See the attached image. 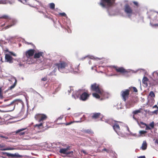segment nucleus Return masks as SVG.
<instances>
[{
    "mask_svg": "<svg viewBox=\"0 0 158 158\" xmlns=\"http://www.w3.org/2000/svg\"><path fill=\"white\" fill-rule=\"evenodd\" d=\"M35 118L40 123L35 124L34 127L40 129L43 128L44 127V121L47 118L46 115L44 114H38L35 115Z\"/></svg>",
    "mask_w": 158,
    "mask_h": 158,
    "instance_id": "1",
    "label": "nucleus"
},
{
    "mask_svg": "<svg viewBox=\"0 0 158 158\" xmlns=\"http://www.w3.org/2000/svg\"><path fill=\"white\" fill-rule=\"evenodd\" d=\"M90 89L92 91L95 92L101 95L102 94L103 92L100 85L96 83L91 85Z\"/></svg>",
    "mask_w": 158,
    "mask_h": 158,
    "instance_id": "2",
    "label": "nucleus"
},
{
    "mask_svg": "<svg viewBox=\"0 0 158 158\" xmlns=\"http://www.w3.org/2000/svg\"><path fill=\"white\" fill-rule=\"evenodd\" d=\"M66 145L64 144L62 146L64 147H65L66 148H60L59 150V152L61 154H65L66 155H71V156H73V151L69 152V150L70 149V147L69 146H66Z\"/></svg>",
    "mask_w": 158,
    "mask_h": 158,
    "instance_id": "3",
    "label": "nucleus"
},
{
    "mask_svg": "<svg viewBox=\"0 0 158 158\" xmlns=\"http://www.w3.org/2000/svg\"><path fill=\"white\" fill-rule=\"evenodd\" d=\"M115 0H101L99 4L103 7H105L106 6L110 7L114 3Z\"/></svg>",
    "mask_w": 158,
    "mask_h": 158,
    "instance_id": "4",
    "label": "nucleus"
},
{
    "mask_svg": "<svg viewBox=\"0 0 158 158\" xmlns=\"http://www.w3.org/2000/svg\"><path fill=\"white\" fill-rule=\"evenodd\" d=\"M130 91L129 89H126L122 91L120 93V95L122 99L125 102L129 98Z\"/></svg>",
    "mask_w": 158,
    "mask_h": 158,
    "instance_id": "5",
    "label": "nucleus"
},
{
    "mask_svg": "<svg viewBox=\"0 0 158 158\" xmlns=\"http://www.w3.org/2000/svg\"><path fill=\"white\" fill-rule=\"evenodd\" d=\"M109 123L112 122L114 123V125L113 126V127L116 132L117 133L120 130L119 127V124L122 123L121 122L117 121L115 120L112 121V120H109L108 121Z\"/></svg>",
    "mask_w": 158,
    "mask_h": 158,
    "instance_id": "6",
    "label": "nucleus"
},
{
    "mask_svg": "<svg viewBox=\"0 0 158 158\" xmlns=\"http://www.w3.org/2000/svg\"><path fill=\"white\" fill-rule=\"evenodd\" d=\"M54 65L57 67L59 70L64 69L68 66L67 64L63 61H60L59 63H55Z\"/></svg>",
    "mask_w": 158,
    "mask_h": 158,
    "instance_id": "7",
    "label": "nucleus"
},
{
    "mask_svg": "<svg viewBox=\"0 0 158 158\" xmlns=\"http://www.w3.org/2000/svg\"><path fill=\"white\" fill-rule=\"evenodd\" d=\"M124 10L129 17H131L133 14V10L131 8L128 4L125 5Z\"/></svg>",
    "mask_w": 158,
    "mask_h": 158,
    "instance_id": "8",
    "label": "nucleus"
},
{
    "mask_svg": "<svg viewBox=\"0 0 158 158\" xmlns=\"http://www.w3.org/2000/svg\"><path fill=\"white\" fill-rule=\"evenodd\" d=\"M140 124L145 125L146 127L145 128L146 130H151L154 127V123L153 121L150 123L149 125L142 122H140Z\"/></svg>",
    "mask_w": 158,
    "mask_h": 158,
    "instance_id": "9",
    "label": "nucleus"
},
{
    "mask_svg": "<svg viewBox=\"0 0 158 158\" xmlns=\"http://www.w3.org/2000/svg\"><path fill=\"white\" fill-rule=\"evenodd\" d=\"M113 68L115 69L116 72L121 73H125L127 72V71L123 67H119L117 66H114Z\"/></svg>",
    "mask_w": 158,
    "mask_h": 158,
    "instance_id": "10",
    "label": "nucleus"
},
{
    "mask_svg": "<svg viewBox=\"0 0 158 158\" xmlns=\"http://www.w3.org/2000/svg\"><path fill=\"white\" fill-rule=\"evenodd\" d=\"M6 107L7 108L8 110L7 111H11L14 110L15 107V105L13 101L10 102L9 104L6 105Z\"/></svg>",
    "mask_w": 158,
    "mask_h": 158,
    "instance_id": "11",
    "label": "nucleus"
},
{
    "mask_svg": "<svg viewBox=\"0 0 158 158\" xmlns=\"http://www.w3.org/2000/svg\"><path fill=\"white\" fill-rule=\"evenodd\" d=\"M35 50L33 49H30L25 52V55L27 58H30L35 53Z\"/></svg>",
    "mask_w": 158,
    "mask_h": 158,
    "instance_id": "12",
    "label": "nucleus"
},
{
    "mask_svg": "<svg viewBox=\"0 0 158 158\" xmlns=\"http://www.w3.org/2000/svg\"><path fill=\"white\" fill-rule=\"evenodd\" d=\"M3 154H6L7 156L10 157L12 158H16L22 157V156L19 155L18 153L15 154H11L6 152H3Z\"/></svg>",
    "mask_w": 158,
    "mask_h": 158,
    "instance_id": "13",
    "label": "nucleus"
},
{
    "mask_svg": "<svg viewBox=\"0 0 158 158\" xmlns=\"http://www.w3.org/2000/svg\"><path fill=\"white\" fill-rule=\"evenodd\" d=\"M90 95V94L84 92L80 95V99L83 101H86L89 97Z\"/></svg>",
    "mask_w": 158,
    "mask_h": 158,
    "instance_id": "14",
    "label": "nucleus"
},
{
    "mask_svg": "<svg viewBox=\"0 0 158 158\" xmlns=\"http://www.w3.org/2000/svg\"><path fill=\"white\" fill-rule=\"evenodd\" d=\"M136 102L134 101L133 99H131L128 101L126 104V107L128 108H129L131 107L134 106V104Z\"/></svg>",
    "mask_w": 158,
    "mask_h": 158,
    "instance_id": "15",
    "label": "nucleus"
},
{
    "mask_svg": "<svg viewBox=\"0 0 158 158\" xmlns=\"http://www.w3.org/2000/svg\"><path fill=\"white\" fill-rule=\"evenodd\" d=\"M102 116L100 113H92L91 114V118L93 119H96L100 118Z\"/></svg>",
    "mask_w": 158,
    "mask_h": 158,
    "instance_id": "16",
    "label": "nucleus"
},
{
    "mask_svg": "<svg viewBox=\"0 0 158 158\" xmlns=\"http://www.w3.org/2000/svg\"><path fill=\"white\" fill-rule=\"evenodd\" d=\"M13 101L15 106L17 105H19L21 107H23L24 104L22 100L19 99H16L14 100Z\"/></svg>",
    "mask_w": 158,
    "mask_h": 158,
    "instance_id": "17",
    "label": "nucleus"
},
{
    "mask_svg": "<svg viewBox=\"0 0 158 158\" xmlns=\"http://www.w3.org/2000/svg\"><path fill=\"white\" fill-rule=\"evenodd\" d=\"M5 59L6 61L9 62L10 63H12L13 62V58L8 54H6L5 56Z\"/></svg>",
    "mask_w": 158,
    "mask_h": 158,
    "instance_id": "18",
    "label": "nucleus"
},
{
    "mask_svg": "<svg viewBox=\"0 0 158 158\" xmlns=\"http://www.w3.org/2000/svg\"><path fill=\"white\" fill-rule=\"evenodd\" d=\"M44 53L42 52H40L37 53H36L35 54L34 56V59H37L40 58L41 57H43Z\"/></svg>",
    "mask_w": 158,
    "mask_h": 158,
    "instance_id": "19",
    "label": "nucleus"
},
{
    "mask_svg": "<svg viewBox=\"0 0 158 158\" xmlns=\"http://www.w3.org/2000/svg\"><path fill=\"white\" fill-rule=\"evenodd\" d=\"M26 129H27L26 128H22V129H19L18 131H17L16 133H19V135H27V132L26 131L20 132L21 131H23L24 130H26Z\"/></svg>",
    "mask_w": 158,
    "mask_h": 158,
    "instance_id": "20",
    "label": "nucleus"
},
{
    "mask_svg": "<svg viewBox=\"0 0 158 158\" xmlns=\"http://www.w3.org/2000/svg\"><path fill=\"white\" fill-rule=\"evenodd\" d=\"M147 147V144L146 140L143 141L142 144L141 149L142 150H144L146 149Z\"/></svg>",
    "mask_w": 158,
    "mask_h": 158,
    "instance_id": "21",
    "label": "nucleus"
},
{
    "mask_svg": "<svg viewBox=\"0 0 158 158\" xmlns=\"http://www.w3.org/2000/svg\"><path fill=\"white\" fill-rule=\"evenodd\" d=\"M148 79L146 77H144L142 80V82L146 86L148 85Z\"/></svg>",
    "mask_w": 158,
    "mask_h": 158,
    "instance_id": "22",
    "label": "nucleus"
},
{
    "mask_svg": "<svg viewBox=\"0 0 158 158\" xmlns=\"http://www.w3.org/2000/svg\"><path fill=\"white\" fill-rule=\"evenodd\" d=\"M13 78L15 79V82L14 84L12 85L8 89L9 90H11L13 89L14 88L16 85H17V81L16 78L15 77H14Z\"/></svg>",
    "mask_w": 158,
    "mask_h": 158,
    "instance_id": "23",
    "label": "nucleus"
},
{
    "mask_svg": "<svg viewBox=\"0 0 158 158\" xmlns=\"http://www.w3.org/2000/svg\"><path fill=\"white\" fill-rule=\"evenodd\" d=\"M19 1L22 2L21 0H18ZM25 2L27 3L28 4L31 5L32 4V2L35 1V0H23Z\"/></svg>",
    "mask_w": 158,
    "mask_h": 158,
    "instance_id": "24",
    "label": "nucleus"
},
{
    "mask_svg": "<svg viewBox=\"0 0 158 158\" xmlns=\"http://www.w3.org/2000/svg\"><path fill=\"white\" fill-rule=\"evenodd\" d=\"M99 94H100L96 92L92 94V96L94 97L97 99H99L100 98V96Z\"/></svg>",
    "mask_w": 158,
    "mask_h": 158,
    "instance_id": "25",
    "label": "nucleus"
},
{
    "mask_svg": "<svg viewBox=\"0 0 158 158\" xmlns=\"http://www.w3.org/2000/svg\"><path fill=\"white\" fill-rule=\"evenodd\" d=\"M141 110H142V109L141 108H140L139 110L134 111L132 113L134 115L137 114H138L139 113H140L141 112Z\"/></svg>",
    "mask_w": 158,
    "mask_h": 158,
    "instance_id": "26",
    "label": "nucleus"
},
{
    "mask_svg": "<svg viewBox=\"0 0 158 158\" xmlns=\"http://www.w3.org/2000/svg\"><path fill=\"white\" fill-rule=\"evenodd\" d=\"M49 6L50 9L54 10L55 8V4L53 3H50L49 4Z\"/></svg>",
    "mask_w": 158,
    "mask_h": 158,
    "instance_id": "27",
    "label": "nucleus"
},
{
    "mask_svg": "<svg viewBox=\"0 0 158 158\" xmlns=\"http://www.w3.org/2000/svg\"><path fill=\"white\" fill-rule=\"evenodd\" d=\"M12 24L10 25H8L7 26H6L5 27V28L6 29H8V28H10V27H11L12 26L14 25V24H15V22H16L14 20H12Z\"/></svg>",
    "mask_w": 158,
    "mask_h": 158,
    "instance_id": "28",
    "label": "nucleus"
},
{
    "mask_svg": "<svg viewBox=\"0 0 158 158\" xmlns=\"http://www.w3.org/2000/svg\"><path fill=\"white\" fill-rule=\"evenodd\" d=\"M149 96H150L151 98H154L155 97V95L154 93L152 91H151L149 93Z\"/></svg>",
    "mask_w": 158,
    "mask_h": 158,
    "instance_id": "29",
    "label": "nucleus"
},
{
    "mask_svg": "<svg viewBox=\"0 0 158 158\" xmlns=\"http://www.w3.org/2000/svg\"><path fill=\"white\" fill-rule=\"evenodd\" d=\"M85 132L89 134H92L94 133L90 129H87L85 131Z\"/></svg>",
    "mask_w": 158,
    "mask_h": 158,
    "instance_id": "30",
    "label": "nucleus"
},
{
    "mask_svg": "<svg viewBox=\"0 0 158 158\" xmlns=\"http://www.w3.org/2000/svg\"><path fill=\"white\" fill-rule=\"evenodd\" d=\"M0 18L1 19H10V18L9 16L7 15H3L2 16H1L0 17Z\"/></svg>",
    "mask_w": 158,
    "mask_h": 158,
    "instance_id": "31",
    "label": "nucleus"
},
{
    "mask_svg": "<svg viewBox=\"0 0 158 158\" xmlns=\"http://www.w3.org/2000/svg\"><path fill=\"white\" fill-rule=\"evenodd\" d=\"M147 133V131H140L139 133L140 135H144Z\"/></svg>",
    "mask_w": 158,
    "mask_h": 158,
    "instance_id": "32",
    "label": "nucleus"
},
{
    "mask_svg": "<svg viewBox=\"0 0 158 158\" xmlns=\"http://www.w3.org/2000/svg\"><path fill=\"white\" fill-rule=\"evenodd\" d=\"M59 15H60L62 16H64V17H66L67 16L66 15L64 12H63V13H59Z\"/></svg>",
    "mask_w": 158,
    "mask_h": 158,
    "instance_id": "33",
    "label": "nucleus"
},
{
    "mask_svg": "<svg viewBox=\"0 0 158 158\" xmlns=\"http://www.w3.org/2000/svg\"><path fill=\"white\" fill-rule=\"evenodd\" d=\"M13 149L10 148H5L1 149V150L2 151H6V150H12Z\"/></svg>",
    "mask_w": 158,
    "mask_h": 158,
    "instance_id": "34",
    "label": "nucleus"
},
{
    "mask_svg": "<svg viewBox=\"0 0 158 158\" xmlns=\"http://www.w3.org/2000/svg\"><path fill=\"white\" fill-rule=\"evenodd\" d=\"M0 137L2 138H4L6 139H8V137L7 136H3L2 135H0Z\"/></svg>",
    "mask_w": 158,
    "mask_h": 158,
    "instance_id": "35",
    "label": "nucleus"
},
{
    "mask_svg": "<svg viewBox=\"0 0 158 158\" xmlns=\"http://www.w3.org/2000/svg\"><path fill=\"white\" fill-rule=\"evenodd\" d=\"M132 88L133 89L134 92H138V90L136 88V87H132Z\"/></svg>",
    "mask_w": 158,
    "mask_h": 158,
    "instance_id": "36",
    "label": "nucleus"
},
{
    "mask_svg": "<svg viewBox=\"0 0 158 158\" xmlns=\"http://www.w3.org/2000/svg\"><path fill=\"white\" fill-rule=\"evenodd\" d=\"M133 3L137 7H138L139 4L138 2L135 1H133Z\"/></svg>",
    "mask_w": 158,
    "mask_h": 158,
    "instance_id": "37",
    "label": "nucleus"
},
{
    "mask_svg": "<svg viewBox=\"0 0 158 158\" xmlns=\"http://www.w3.org/2000/svg\"><path fill=\"white\" fill-rule=\"evenodd\" d=\"M47 80V77H45L41 79V80L43 81H46Z\"/></svg>",
    "mask_w": 158,
    "mask_h": 158,
    "instance_id": "38",
    "label": "nucleus"
},
{
    "mask_svg": "<svg viewBox=\"0 0 158 158\" xmlns=\"http://www.w3.org/2000/svg\"><path fill=\"white\" fill-rule=\"evenodd\" d=\"M156 12L157 13V15H156L155 19L156 20L158 21V12L156 11Z\"/></svg>",
    "mask_w": 158,
    "mask_h": 158,
    "instance_id": "39",
    "label": "nucleus"
},
{
    "mask_svg": "<svg viewBox=\"0 0 158 158\" xmlns=\"http://www.w3.org/2000/svg\"><path fill=\"white\" fill-rule=\"evenodd\" d=\"M55 73H53V72H52V71L51 72H50L49 73V76H52V75H55Z\"/></svg>",
    "mask_w": 158,
    "mask_h": 158,
    "instance_id": "40",
    "label": "nucleus"
},
{
    "mask_svg": "<svg viewBox=\"0 0 158 158\" xmlns=\"http://www.w3.org/2000/svg\"><path fill=\"white\" fill-rule=\"evenodd\" d=\"M5 147V145L3 144H0V148H2Z\"/></svg>",
    "mask_w": 158,
    "mask_h": 158,
    "instance_id": "41",
    "label": "nucleus"
},
{
    "mask_svg": "<svg viewBox=\"0 0 158 158\" xmlns=\"http://www.w3.org/2000/svg\"><path fill=\"white\" fill-rule=\"evenodd\" d=\"M57 70V69L56 68H55L53 69V71H52V72H53L54 73H55L56 72V71Z\"/></svg>",
    "mask_w": 158,
    "mask_h": 158,
    "instance_id": "42",
    "label": "nucleus"
},
{
    "mask_svg": "<svg viewBox=\"0 0 158 158\" xmlns=\"http://www.w3.org/2000/svg\"><path fill=\"white\" fill-rule=\"evenodd\" d=\"M81 118H80V119L79 120L75 121V122H77V123L81 122L82 121V120H81Z\"/></svg>",
    "mask_w": 158,
    "mask_h": 158,
    "instance_id": "43",
    "label": "nucleus"
},
{
    "mask_svg": "<svg viewBox=\"0 0 158 158\" xmlns=\"http://www.w3.org/2000/svg\"><path fill=\"white\" fill-rule=\"evenodd\" d=\"M155 143V144H156L158 145V140L157 139H156Z\"/></svg>",
    "mask_w": 158,
    "mask_h": 158,
    "instance_id": "44",
    "label": "nucleus"
},
{
    "mask_svg": "<svg viewBox=\"0 0 158 158\" xmlns=\"http://www.w3.org/2000/svg\"><path fill=\"white\" fill-rule=\"evenodd\" d=\"M126 127V129H127V130L129 132H130V129H129V127L127 126Z\"/></svg>",
    "mask_w": 158,
    "mask_h": 158,
    "instance_id": "45",
    "label": "nucleus"
},
{
    "mask_svg": "<svg viewBox=\"0 0 158 158\" xmlns=\"http://www.w3.org/2000/svg\"><path fill=\"white\" fill-rule=\"evenodd\" d=\"M63 117H61V116H60V117H59L57 119V120L58 121V120H60V119H61L62 118H63Z\"/></svg>",
    "mask_w": 158,
    "mask_h": 158,
    "instance_id": "46",
    "label": "nucleus"
},
{
    "mask_svg": "<svg viewBox=\"0 0 158 158\" xmlns=\"http://www.w3.org/2000/svg\"><path fill=\"white\" fill-rule=\"evenodd\" d=\"M152 26H158V23L153 24L152 25Z\"/></svg>",
    "mask_w": 158,
    "mask_h": 158,
    "instance_id": "47",
    "label": "nucleus"
},
{
    "mask_svg": "<svg viewBox=\"0 0 158 158\" xmlns=\"http://www.w3.org/2000/svg\"><path fill=\"white\" fill-rule=\"evenodd\" d=\"M138 158H146L145 156H139Z\"/></svg>",
    "mask_w": 158,
    "mask_h": 158,
    "instance_id": "48",
    "label": "nucleus"
},
{
    "mask_svg": "<svg viewBox=\"0 0 158 158\" xmlns=\"http://www.w3.org/2000/svg\"><path fill=\"white\" fill-rule=\"evenodd\" d=\"M103 151H106L107 152H108V150L106 149V148H105L104 149H103V150H102Z\"/></svg>",
    "mask_w": 158,
    "mask_h": 158,
    "instance_id": "49",
    "label": "nucleus"
},
{
    "mask_svg": "<svg viewBox=\"0 0 158 158\" xmlns=\"http://www.w3.org/2000/svg\"><path fill=\"white\" fill-rule=\"evenodd\" d=\"M2 94V89L1 88H0V95H1Z\"/></svg>",
    "mask_w": 158,
    "mask_h": 158,
    "instance_id": "50",
    "label": "nucleus"
},
{
    "mask_svg": "<svg viewBox=\"0 0 158 158\" xmlns=\"http://www.w3.org/2000/svg\"><path fill=\"white\" fill-rule=\"evenodd\" d=\"M133 118L135 120H136V118H135V116H134V114L133 116Z\"/></svg>",
    "mask_w": 158,
    "mask_h": 158,
    "instance_id": "51",
    "label": "nucleus"
},
{
    "mask_svg": "<svg viewBox=\"0 0 158 158\" xmlns=\"http://www.w3.org/2000/svg\"><path fill=\"white\" fill-rule=\"evenodd\" d=\"M72 122H70V123H67L66 124V125H69Z\"/></svg>",
    "mask_w": 158,
    "mask_h": 158,
    "instance_id": "52",
    "label": "nucleus"
},
{
    "mask_svg": "<svg viewBox=\"0 0 158 158\" xmlns=\"http://www.w3.org/2000/svg\"><path fill=\"white\" fill-rule=\"evenodd\" d=\"M153 107H157V108H158V107L156 105H155L154 106H153Z\"/></svg>",
    "mask_w": 158,
    "mask_h": 158,
    "instance_id": "53",
    "label": "nucleus"
},
{
    "mask_svg": "<svg viewBox=\"0 0 158 158\" xmlns=\"http://www.w3.org/2000/svg\"><path fill=\"white\" fill-rule=\"evenodd\" d=\"M156 74L158 76V71H157L156 72Z\"/></svg>",
    "mask_w": 158,
    "mask_h": 158,
    "instance_id": "54",
    "label": "nucleus"
},
{
    "mask_svg": "<svg viewBox=\"0 0 158 158\" xmlns=\"http://www.w3.org/2000/svg\"><path fill=\"white\" fill-rule=\"evenodd\" d=\"M19 65L20 66H21L22 65L21 64H19Z\"/></svg>",
    "mask_w": 158,
    "mask_h": 158,
    "instance_id": "55",
    "label": "nucleus"
},
{
    "mask_svg": "<svg viewBox=\"0 0 158 158\" xmlns=\"http://www.w3.org/2000/svg\"><path fill=\"white\" fill-rule=\"evenodd\" d=\"M6 101H9V100H5Z\"/></svg>",
    "mask_w": 158,
    "mask_h": 158,
    "instance_id": "56",
    "label": "nucleus"
},
{
    "mask_svg": "<svg viewBox=\"0 0 158 158\" xmlns=\"http://www.w3.org/2000/svg\"><path fill=\"white\" fill-rule=\"evenodd\" d=\"M83 117H85V116L84 115H83Z\"/></svg>",
    "mask_w": 158,
    "mask_h": 158,
    "instance_id": "57",
    "label": "nucleus"
},
{
    "mask_svg": "<svg viewBox=\"0 0 158 158\" xmlns=\"http://www.w3.org/2000/svg\"><path fill=\"white\" fill-rule=\"evenodd\" d=\"M70 109V108H69V109H68V110H69V109Z\"/></svg>",
    "mask_w": 158,
    "mask_h": 158,
    "instance_id": "58",
    "label": "nucleus"
}]
</instances>
